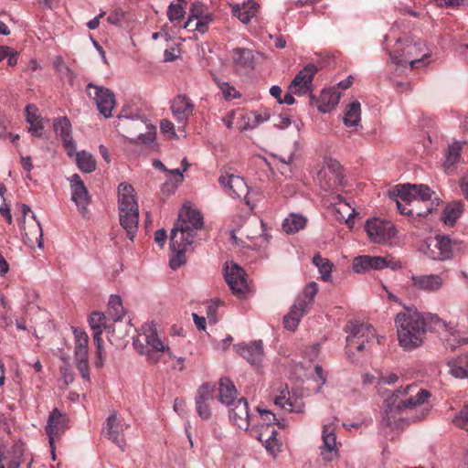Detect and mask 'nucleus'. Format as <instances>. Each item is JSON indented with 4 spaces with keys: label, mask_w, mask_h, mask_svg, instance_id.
I'll return each instance as SVG.
<instances>
[{
    "label": "nucleus",
    "mask_w": 468,
    "mask_h": 468,
    "mask_svg": "<svg viewBox=\"0 0 468 468\" xmlns=\"http://www.w3.org/2000/svg\"><path fill=\"white\" fill-rule=\"evenodd\" d=\"M389 195L396 202L399 211L413 218L426 217L440 202L435 193L425 185L398 186Z\"/></svg>",
    "instance_id": "f257e3e1"
},
{
    "label": "nucleus",
    "mask_w": 468,
    "mask_h": 468,
    "mask_svg": "<svg viewBox=\"0 0 468 468\" xmlns=\"http://www.w3.org/2000/svg\"><path fill=\"white\" fill-rule=\"evenodd\" d=\"M388 392L385 399L387 409L382 421L392 429L399 428L406 418L405 415L423 404L430 397L429 391L419 389L415 384H409Z\"/></svg>",
    "instance_id": "f03ea898"
},
{
    "label": "nucleus",
    "mask_w": 468,
    "mask_h": 468,
    "mask_svg": "<svg viewBox=\"0 0 468 468\" xmlns=\"http://www.w3.org/2000/svg\"><path fill=\"white\" fill-rule=\"evenodd\" d=\"M399 344L407 349L420 346L426 332V322L417 311L405 309L395 319Z\"/></svg>",
    "instance_id": "7ed1b4c3"
},
{
    "label": "nucleus",
    "mask_w": 468,
    "mask_h": 468,
    "mask_svg": "<svg viewBox=\"0 0 468 468\" xmlns=\"http://www.w3.org/2000/svg\"><path fill=\"white\" fill-rule=\"evenodd\" d=\"M119 220L127 237L133 240L139 224V207L132 185L121 183L118 186Z\"/></svg>",
    "instance_id": "20e7f679"
},
{
    "label": "nucleus",
    "mask_w": 468,
    "mask_h": 468,
    "mask_svg": "<svg viewBox=\"0 0 468 468\" xmlns=\"http://www.w3.org/2000/svg\"><path fill=\"white\" fill-rule=\"evenodd\" d=\"M231 239L241 250H261L269 242L268 235L264 233V224L257 218H247L239 229L231 231Z\"/></svg>",
    "instance_id": "39448f33"
},
{
    "label": "nucleus",
    "mask_w": 468,
    "mask_h": 468,
    "mask_svg": "<svg viewBox=\"0 0 468 468\" xmlns=\"http://www.w3.org/2000/svg\"><path fill=\"white\" fill-rule=\"evenodd\" d=\"M118 132L135 144H149L155 139L156 129L144 116L120 117Z\"/></svg>",
    "instance_id": "423d86ee"
},
{
    "label": "nucleus",
    "mask_w": 468,
    "mask_h": 468,
    "mask_svg": "<svg viewBox=\"0 0 468 468\" xmlns=\"http://www.w3.org/2000/svg\"><path fill=\"white\" fill-rule=\"evenodd\" d=\"M133 346L139 354L145 355L151 363H156L160 358L159 353L165 349L164 343L157 335L156 329L149 324L142 325L141 332L133 339Z\"/></svg>",
    "instance_id": "0eeeda50"
},
{
    "label": "nucleus",
    "mask_w": 468,
    "mask_h": 468,
    "mask_svg": "<svg viewBox=\"0 0 468 468\" xmlns=\"http://www.w3.org/2000/svg\"><path fill=\"white\" fill-rule=\"evenodd\" d=\"M345 331L346 336V354L348 357L355 351H362L366 348V344L373 342L376 338V330L368 323L359 320L349 321Z\"/></svg>",
    "instance_id": "6e6552de"
},
{
    "label": "nucleus",
    "mask_w": 468,
    "mask_h": 468,
    "mask_svg": "<svg viewBox=\"0 0 468 468\" xmlns=\"http://www.w3.org/2000/svg\"><path fill=\"white\" fill-rule=\"evenodd\" d=\"M424 48L421 41L409 42L405 45L399 42L396 49L390 53V58L397 65L410 64L411 69H419L427 64L425 59L428 54L423 52Z\"/></svg>",
    "instance_id": "1a4fd4ad"
},
{
    "label": "nucleus",
    "mask_w": 468,
    "mask_h": 468,
    "mask_svg": "<svg viewBox=\"0 0 468 468\" xmlns=\"http://www.w3.org/2000/svg\"><path fill=\"white\" fill-rule=\"evenodd\" d=\"M194 235L190 233L186 225L182 222H176L171 231L170 249L172 255L170 257V267L176 270L186 262V247L193 242Z\"/></svg>",
    "instance_id": "9d476101"
},
{
    "label": "nucleus",
    "mask_w": 468,
    "mask_h": 468,
    "mask_svg": "<svg viewBox=\"0 0 468 468\" xmlns=\"http://www.w3.org/2000/svg\"><path fill=\"white\" fill-rule=\"evenodd\" d=\"M106 316L100 312H93L89 318V323L91 330L93 331V340L97 346V359L95 365L98 367H102L103 364V341L101 338L102 329L107 331V337L112 345H121L118 339L115 338V330L111 325L106 324Z\"/></svg>",
    "instance_id": "9b49d317"
},
{
    "label": "nucleus",
    "mask_w": 468,
    "mask_h": 468,
    "mask_svg": "<svg viewBox=\"0 0 468 468\" xmlns=\"http://www.w3.org/2000/svg\"><path fill=\"white\" fill-rule=\"evenodd\" d=\"M462 242L452 239L446 235H436L427 244L425 254L434 261H446L453 256L454 251L460 250Z\"/></svg>",
    "instance_id": "f8f14e48"
},
{
    "label": "nucleus",
    "mask_w": 468,
    "mask_h": 468,
    "mask_svg": "<svg viewBox=\"0 0 468 468\" xmlns=\"http://www.w3.org/2000/svg\"><path fill=\"white\" fill-rule=\"evenodd\" d=\"M216 385L214 382H205L201 385L195 397L196 410L203 420L211 418V403L214 401Z\"/></svg>",
    "instance_id": "ddd939ff"
},
{
    "label": "nucleus",
    "mask_w": 468,
    "mask_h": 468,
    "mask_svg": "<svg viewBox=\"0 0 468 468\" xmlns=\"http://www.w3.org/2000/svg\"><path fill=\"white\" fill-rule=\"evenodd\" d=\"M365 229L368 238L376 243H382L391 239L395 236L393 224L388 220L380 218L368 219Z\"/></svg>",
    "instance_id": "4468645a"
},
{
    "label": "nucleus",
    "mask_w": 468,
    "mask_h": 468,
    "mask_svg": "<svg viewBox=\"0 0 468 468\" xmlns=\"http://www.w3.org/2000/svg\"><path fill=\"white\" fill-rule=\"evenodd\" d=\"M437 378L436 371L431 369V372L427 368H421L420 367H411L404 368L399 373H391L388 378L384 377L381 373L378 372V375L366 376L365 380H399V378H405L406 380L416 379V378Z\"/></svg>",
    "instance_id": "2eb2a0df"
},
{
    "label": "nucleus",
    "mask_w": 468,
    "mask_h": 468,
    "mask_svg": "<svg viewBox=\"0 0 468 468\" xmlns=\"http://www.w3.org/2000/svg\"><path fill=\"white\" fill-rule=\"evenodd\" d=\"M447 281V274L441 272L439 274H421L410 276L411 286L414 289L424 291L426 292H437L442 289Z\"/></svg>",
    "instance_id": "dca6fc26"
},
{
    "label": "nucleus",
    "mask_w": 468,
    "mask_h": 468,
    "mask_svg": "<svg viewBox=\"0 0 468 468\" xmlns=\"http://www.w3.org/2000/svg\"><path fill=\"white\" fill-rule=\"evenodd\" d=\"M68 428V416L66 414H63L57 408L53 409L48 415L47 425L45 428L51 448H53V443L55 440L58 439L66 431Z\"/></svg>",
    "instance_id": "f3484780"
},
{
    "label": "nucleus",
    "mask_w": 468,
    "mask_h": 468,
    "mask_svg": "<svg viewBox=\"0 0 468 468\" xmlns=\"http://www.w3.org/2000/svg\"><path fill=\"white\" fill-rule=\"evenodd\" d=\"M91 89L95 90L93 99L100 112L106 118L112 116V112L115 106V97L112 91L104 87L89 83L87 85L89 96H91Z\"/></svg>",
    "instance_id": "a211bd4d"
},
{
    "label": "nucleus",
    "mask_w": 468,
    "mask_h": 468,
    "mask_svg": "<svg viewBox=\"0 0 468 468\" xmlns=\"http://www.w3.org/2000/svg\"><path fill=\"white\" fill-rule=\"evenodd\" d=\"M317 70V67L314 64H307L296 74L292 81L290 85L291 92L302 96L311 91L312 82Z\"/></svg>",
    "instance_id": "6ab92c4d"
},
{
    "label": "nucleus",
    "mask_w": 468,
    "mask_h": 468,
    "mask_svg": "<svg viewBox=\"0 0 468 468\" xmlns=\"http://www.w3.org/2000/svg\"><path fill=\"white\" fill-rule=\"evenodd\" d=\"M245 276L244 270L236 263L226 267L225 279L231 292L239 297H241L248 288Z\"/></svg>",
    "instance_id": "aec40b11"
},
{
    "label": "nucleus",
    "mask_w": 468,
    "mask_h": 468,
    "mask_svg": "<svg viewBox=\"0 0 468 468\" xmlns=\"http://www.w3.org/2000/svg\"><path fill=\"white\" fill-rule=\"evenodd\" d=\"M273 401L276 406L289 412L301 413L304 407L302 396L291 392L287 386L279 390V393L274 396Z\"/></svg>",
    "instance_id": "412c9836"
},
{
    "label": "nucleus",
    "mask_w": 468,
    "mask_h": 468,
    "mask_svg": "<svg viewBox=\"0 0 468 468\" xmlns=\"http://www.w3.org/2000/svg\"><path fill=\"white\" fill-rule=\"evenodd\" d=\"M323 443L320 446L321 457L325 462H331L338 456L336 435L333 424H324L322 431Z\"/></svg>",
    "instance_id": "4be33fe9"
},
{
    "label": "nucleus",
    "mask_w": 468,
    "mask_h": 468,
    "mask_svg": "<svg viewBox=\"0 0 468 468\" xmlns=\"http://www.w3.org/2000/svg\"><path fill=\"white\" fill-rule=\"evenodd\" d=\"M235 352L246 359L252 367H260L264 352L261 340H256L249 344H238L233 346Z\"/></svg>",
    "instance_id": "5701e85b"
},
{
    "label": "nucleus",
    "mask_w": 468,
    "mask_h": 468,
    "mask_svg": "<svg viewBox=\"0 0 468 468\" xmlns=\"http://www.w3.org/2000/svg\"><path fill=\"white\" fill-rule=\"evenodd\" d=\"M218 182L232 197H241L248 194V186L244 179L234 174H221Z\"/></svg>",
    "instance_id": "b1692460"
},
{
    "label": "nucleus",
    "mask_w": 468,
    "mask_h": 468,
    "mask_svg": "<svg viewBox=\"0 0 468 468\" xmlns=\"http://www.w3.org/2000/svg\"><path fill=\"white\" fill-rule=\"evenodd\" d=\"M321 187L325 191L333 189L337 184H341L342 173L341 165L335 160L328 163V168L321 170L317 175Z\"/></svg>",
    "instance_id": "393cba45"
},
{
    "label": "nucleus",
    "mask_w": 468,
    "mask_h": 468,
    "mask_svg": "<svg viewBox=\"0 0 468 468\" xmlns=\"http://www.w3.org/2000/svg\"><path fill=\"white\" fill-rule=\"evenodd\" d=\"M229 409V419L238 428L247 431L250 425L249 403L240 397Z\"/></svg>",
    "instance_id": "a878e982"
},
{
    "label": "nucleus",
    "mask_w": 468,
    "mask_h": 468,
    "mask_svg": "<svg viewBox=\"0 0 468 468\" xmlns=\"http://www.w3.org/2000/svg\"><path fill=\"white\" fill-rule=\"evenodd\" d=\"M70 187L71 199L75 202L80 213L84 215L90 202V196L83 181L78 174H74L70 177Z\"/></svg>",
    "instance_id": "bb28decb"
},
{
    "label": "nucleus",
    "mask_w": 468,
    "mask_h": 468,
    "mask_svg": "<svg viewBox=\"0 0 468 468\" xmlns=\"http://www.w3.org/2000/svg\"><path fill=\"white\" fill-rule=\"evenodd\" d=\"M194 104L186 95H177L172 101L171 110L174 118L183 127L192 115Z\"/></svg>",
    "instance_id": "cd10ccee"
},
{
    "label": "nucleus",
    "mask_w": 468,
    "mask_h": 468,
    "mask_svg": "<svg viewBox=\"0 0 468 468\" xmlns=\"http://www.w3.org/2000/svg\"><path fill=\"white\" fill-rule=\"evenodd\" d=\"M106 438L115 443L122 452L125 451V440L121 435L122 425L117 418L116 411H112L106 420Z\"/></svg>",
    "instance_id": "c85d7f7f"
},
{
    "label": "nucleus",
    "mask_w": 468,
    "mask_h": 468,
    "mask_svg": "<svg viewBox=\"0 0 468 468\" xmlns=\"http://www.w3.org/2000/svg\"><path fill=\"white\" fill-rule=\"evenodd\" d=\"M54 130L58 136L63 142V145L69 155H72L75 151V144L71 136V124L67 117L58 118L54 121Z\"/></svg>",
    "instance_id": "c756f323"
},
{
    "label": "nucleus",
    "mask_w": 468,
    "mask_h": 468,
    "mask_svg": "<svg viewBox=\"0 0 468 468\" xmlns=\"http://www.w3.org/2000/svg\"><path fill=\"white\" fill-rule=\"evenodd\" d=\"M432 320H434L435 324L439 328H443L447 334L444 338V344L447 348L455 350L457 346L468 344V337H463L454 327L446 324L437 316L432 317Z\"/></svg>",
    "instance_id": "7c9ffc66"
},
{
    "label": "nucleus",
    "mask_w": 468,
    "mask_h": 468,
    "mask_svg": "<svg viewBox=\"0 0 468 468\" xmlns=\"http://www.w3.org/2000/svg\"><path fill=\"white\" fill-rule=\"evenodd\" d=\"M218 400L224 406L230 408L240 398L233 382H218Z\"/></svg>",
    "instance_id": "2f4dec72"
},
{
    "label": "nucleus",
    "mask_w": 468,
    "mask_h": 468,
    "mask_svg": "<svg viewBox=\"0 0 468 468\" xmlns=\"http://www.w3.org/2000/svg\"><path fill=\"white\" fill-rule=\"evenodd\" d=\"M27 121L30 124L28 132L32 136L40 137L43 133V119L38 114V110L35 105L28 104L26 107Z\"/></svg>",
    "instance_id": "473e14b6"
},
{
    "label": "nucleus",
    "mask_w": 468,
    "mask_h": 468,
    "mask_svg": "<svg viewBox=\"0 0 468 468\" xmlns=\"http://www.w3.org/2000/svg\"><path fill=\"white\" fill-rule=\"evenodd\" d=\"M176 222L184 223L188 227L190 233H193L195 229H201L203 218L197 210L187 207L180 211Z\"/></svg>",
    "instance_id": "72a5a7b5"
},
{
    "label": "nucleus",
    "mask_w": 468,
    "mask_h": 468,
    "mask_svg": "<svg viewBox=\"0 0 468 468\" xmlns=\"http://www.w3.org/2000/svg\"><path fill=\"white\" fill-rule=\"evenodd\" d=\"M232 61L235 66L242 69H252L254 55L252 50L245 48H237L232 50Z\"/></svg>",
    "instance_id": "f704fd0d"
},
{
    "label": "nucleus",
    "mask_w": 468,
    "mask_h": 468,
    "mask_svg": "<svg viewBox=\"0 0 468 468\" xmlns=\"http://www.w3.org/2000/svg\"><path fill=\"white\" fill-rule=\"evenodd\" d=\"M340 94L335 90H324L321 92L319 98L318 109L322 112H331L338 103Z\"/></svg>",
    "instance_id": "c9c22d12"
},
{
    "label": "nucleus",
    "mask_w": 468,
    "mask_h": 468,
    "mask_svg": "<svg viewBox=\"0 0 468 468\" xmlns=\"http://www.w3.org/2000/svg\"><path fill=\"white\" fill-rule=\"evenodd\" d=\"M463 203L453 201L446 206L442 214V221L448 226H453L463 212Z\"/></svg>",
    "instance_id": "e433bc0d"
},
{
    "label": "nucleus",
    "mask_w": 468,
    "mask_h": 468,
    "mask_svg": "<svg viewBox=\"0 0 468 468\" xmlns=\"http://www.w3.org/2000/svg\"><path fill=\"white\" fill-rule=\"evenodd\" d=\"M259 5L253 2L249 1L244 3L242 6L235 5L232 7V13L242 23L248 24L250 19L256 15Z\"/></svg>",
    "instance_id": "4c0bfd02"
},
{
    "label": "nucleus",
    "mask_w": 468,
    "mask_h": 468,
    "mask_svg": "<svg viewBox=\"0 0 468 468\" xmlns=\"http://www.w3.org/2000/svg\"><path fill=\"white\" fill-rule=\"evenodd\" d=\"M317 292L318 286L314 282L308 283L305 286L303 293L299 295L295 301L296 306L302 309L305 308L309 311L314 303V296L316 295Z\"/></svg>",
    "instance_id": "58836bf2"
},
{
    "label": "nucleus",
    "mask_w": 468,
    "mask_h": 468,
    "mask_svg": "<svg viewBox=\"0 0 468 468\" xmlns=\"http://www.w3.org/2000/svg\"><path fill=\"white\" fill-rule=\"evenodd\" d=\"M447 366L453 378H468V354L460 356L457 361H450Z\"/></svg>",
    "instance_id": "ea45409f"
},
{
    "label": "nucleus",
    "mask_w": 468,
    "mask_h": 468,
    "mask_svg": "<svg viewBox=\"0 0 468 468\" xmlns=\"http://www.w3.org/2000/svg\"><path fill=\"white\" fill-rule=\"evenodd\" d=\"M307 313L308 310L297 307L296 303H294L291 311L283 318L284 327L288 330L294 331L298 326L301 318Z\"/></svg>",
    "instance_id": "a19ab883"
},
{
    "label": "nucleus",
    "mask_w": 468,
    "mask_h": 468,
    "mask_svg": "<svg viewBox=\"0 0 468 468\" xmlns=\"http://www.w3.org/2000/svg\"><path fill=\"white\" fill-rule=\"evenodd\" d=\"M307 219L302 215L292 214L282 222V229L290 234L304 229Z\"/></svg>",
    "instance_id": "79ce46f5"
},
{
    "label": "nucleus",
    "mask_w": 468,
    "mask_h": 468,
    "mask_svg": "<svg viewBox=\"0 0 468 468\" xmlns=\"http://www.w3.org/2000/svg\"><path fill=\"white\" fill-rule=\"evenodd\" d=\"M270 118V114L268 112H264V114L259 113L258 112H250L248 113L242 114V119L244 120V123L241 125V130H251L256 128L261 123L264 122Z\"/></svg>",
    "instance_id": "37998d69"
},
{
    "label": "nucleus",
    "mask_w": 468,
    "mask_h": 468,
    "mask_svg": "<svg viewBox=\"0 0 468 468\" xmlns=\"http://www.w3.org/2000/svg\"><path fill=\"white\" fill-rule=\"evenodd\" d=\"M107 314L108 316L111 317L114 322L122 320V318L124 316V308L119 296L111 295L108 303Z\"/></svg>",
    "instance_id": "c03bdc74"
},
{
    "label": "nucleus",
    "mask_w": 468,
    "mask_h": 468,
    "mask_svg": "<svg viewBox=\"0 0 468 468\" xmlns=\"http://www.w3.org/2000/svg\"><path fill=\"white\" fill-rule=\"evenodd\" d=\"M462 145L460 143H454L448 148V153L444 162V168L447 172L452 170L455 164H457L461 157Z\"/></svg>",
    "instance_id": "a18cd8bd"
},
{
    "label": "nucleus",
    "mask_w": 468,
    "mask_h": 468,
    "mask_svg": "<svg viewBox=\"0 0 468 468\" xmlns=\"http://www.w3.org/2000/svg\"><path fill=\"white\" fill-rule=\"evenodd\" d=\"M360 103L358 101L352 102L346 112L344 123L346 126H356L360 122Z\"/></svg>",
    "instance_id": "49530a36"
},
{
    "label": "nucleus",
    "mask_w": 468,
    "mask_h": 468,
    "mask_svg": "<svg viewBox=\"0 0 468 468\" xmlns=\"http://www.w3.org/2000/svg\"><path fill=\"white\" fill-rule=\"evenodd\" d=\"M76 161L78 167L85 173H91L96 168L93 156L85 151L77 154Z\"/></svg>",
    "instance_id": "de8ad7c7"
},
{
    "label": "nucleus",
    "mask_w": 468,
    "mask_h": 468,
    "mask_svg": "<svg viewBox=\"0 0 468 468\" xmlns=\"http://www.w3.org/2000/svg\"><path fill=\"white\" fill-rule=\"evenodd\" d=\"M314 264L318 268L319 272L322 274V279L328 282L331 276L333 264L328 259H324L320 255H315L313 258Z\"/></svg>",
    "instance_id": "09e8293b"
},
{
    "label": "nucleus",
    "mask_w": 468,
    "mask_h": 468,
    "mask_svg": "<svg viewBox=\"0 0 468 468\" xmlns=\"http://www.w3.org/2000/svg\"><path fill=\"white\" fill-rule=\"evenodd\" d=\"M75 357L76 359L88 357V335L86 333L76 335Z\"/></svg>",
    "instance_id": "8fccbe9b"
},
{
    "label": "nucleus",
    "mask_w": 468,
    "mask_h": 468,
    "mask_svg": "<svg viewBox=\"0 0 468 468\" xmlns=\"http://www.w3.org/2000/svg\"><path fill=\"white\" fill-rule=\"evenodd\" d=\"M190 14L187 21L184 25V28L191 30L193 19H200L205 13V5L200 2H194L190 8Z\"/></svg>",
    "instance_id": "3c124183"
},
{
    "label": "nucleus",
    "mask_w": 468,
    "mask_h": 468,
    "mask_svg": "<svg viewBox=\"0 0 468 468\" xmlns=\"http://www.w3.org/2000/svg\"><path fill=\"white\" fill-rule=\"evenodd\" d=\"M181 4L171 3L168 6L167 16L171 22L179 21L184 18L186 11Z\"/></svg>",
    "instance_id": "603ef678"
},
{
    "label": "nucleus",
    "mask_w": 468,
    "mask_h": 468,
    "mask_svg": "<svg viewBox=\"0 0 468 468\" xmlns=\"http://www.w3.org/2000/svg\"><path fill=\"white\" fill-rule=\"evenodd\" d=\"M276 433H277L276 430H274L272 428L271 434L268 436L267 439H265V440L263 439L262 433L260 434V436L258 437V439L260 441H264L266 450L272 454L279 451V446H278L277 440H276Z\"/></svg>",
    "instance_id": "864d4df0"
},
{
    "label": "nucleus",
    "mask_w": 468,
    "mask_h": 468,
    "mask_svg": "<svg viewBox=\"0 0 468 468\" xmlns=\"http://www.w3.org/2000/svg\"><path fill=\"white\" fill-rule=\"evenodd\" d=\"M353 270L359 273L370 270V256L363 255L356 257L353 262Z\"/></svg>",
    "instance_id": "5fc2aeb1"
},
{
    "label": "nucleus",
    "mask_w": 468,
    "mask_h": 468,
    "mask_svg": "<svg viewBox=\"0 0 468 468\" xmlns=\"http://www.w3.org/2000/svg\"><path fill=\"white\" fill-rule=\"evenodd\" d=\"M452 422L462 429L468 430V404L452 419Z\"/></svg>",
    "instance_id": "6e6d98bb"
},
{
    "label": "nucleus",
    "mask_w": 468,
    "mask_h": 468,
    "mask_svg": "<svg viewBox=\"0 0 468 468\" xmlns=\"http://www.w3.org/2000/svg\"><path fill=\"white\" fill-rule=\"evenodd\" d=\"M257 410L261 416L263 424L267 426V429L270 425L275 424L277 422V418L275 414L266 409H262L261 406L257 407Z\"/></svg>",
    "instance_id": "4d7b16f0"
},
{
    "label": "nucleus",
    "mask_w": 468,
    "mask_h": 468,
    "mask_svg": "<svg viewBox=\"0 0 468 468\" xmlns=\"http://www.w3.org/2000/svg\"><path fill=\"white\" fill-rule=\"evenodd\" d=\"M335 210L346 223H349L356 212L347 203L339 204V207H336Z\"/></svg>",
    "instance_id": "13d9d810"
},
{
    "label": "nucleus",
    "mask_w": 468,
    "mask_h": 468,
    "mask_svg": "<svg viewBox=\"0 0 468 468\" xmlns=\"http://www.w3.org/2000/svg\"><path fill=\"white\" fill-rule=\"evenodd\" d=\"M125 16V12L122 8L113 9L107 17L110 24L121 26Z\"/></svg>",
    "instance_id": "bf43d9fd"
},
{
    "label": "nucleus",
    "mask_w": 468,
    "mask_h": 468,
    "mask_svg": "<svg viewBox=\"0 0 468 468\" xmlns=\"http://www.w3.org/2000/svg\"><path fill=\"white\" fill-rule=\"evenodd\" d=\"M53 66L57 72L63 73V70H67V73L70 76V79L74 78L72 70L64 63V59L61 56H57L53 60Z\"/></svg>",
    "instance_id": "052dcab7"
},
{
    "label": "nucleus",
    "mask_w": 468,
    "mask_h": 468,
    "mask_svg": "<svg viewBox=\"0 0 468 468\" xmlns=\"http://www.w3.org/2000/svg\"><path fill=\"white\" fill-rule=\"evenodd\" d=\"M77 361V370L80 372V377L83 378V379H90V375H89V365H88V359L87 357L83 358V359H76Z\"/></svg>",
    "instance_id": "680f3d73"
},
{
    "label": "nucleus",
    "mask_w": 468,
    "mask_h": 468,
    "mask_svg": "<svg viewBox=\"0 0 468 468\" xmlns=\"http://www.w3.org/2000/svg\"><path fill=\"white\" fill-rule=\"evenodd\" d=\"M388 266L387 260L379 256H370V270H382Z\"/></svg>",
    "instance_id": "e2e57ef3"
},
{
    "label": "nucleus",
    "mask_w": 468,
    "mask_h": 468,
    "mask_svg": "<svg viewBox=\"0 0 468 468\" xmlns=\"http://www.w3.org/2000/svg\"><path fill=\"white\" fill-rule=\"evenodd\" d=\"M221 301L220 300H214L211 302V303L207 306V318L209 320L210 323H213L215 324L217 322V317H216V312H217V309L218 307L221 304Z\"/></svg>",
    "instance_id": "0e129e2a"
},
{
    "label": "nucleus",
    "mask_w": 468,
    "mask_h": 468,
    "mask_svg": "<svg viewBox=\"0 0 468 468\" xmlns=\"http://www.w3.org/2000/svg\"><path fill=\"white\" fill-rule=\"evenodd\" d=\"M162 133L169 134L171 138L176 137L174 123L168 120H162L160 122Z\"/></svg>",
    "instance_id": "69168bd1"
},
{
    "label": "nucleus",
    "mask_w": 468,
    "mask_h": 468,
    "mask_svg": "<svg viewBox=\"0 0 468 468\" xmlns=\"http://www.w3.org/2000/svg\"><path fill=\"white\" fill-rule=\"evenodd\" d=\"M291 124V119L286 115H279L274 120V125L280 129H284Z\"/></svg>",
    "instance_id": "338daca9"
},
{
    "label": "nucleus",
    "mask_w": 468,
    "mask_h": 468,
    "mask_svg": "<svg viewBox=\"0 0 468 468\" xmlns=\"http://www.w3.org/2000/svg\"><path fill=\"white\" fill-rule=\"evenodd\" d=\"M221 89L226 99L239 97V91L232 86L226 85V88L222 87Z\"/></svg>",
    "instance_id": "774afa93"
}]
</instances>
